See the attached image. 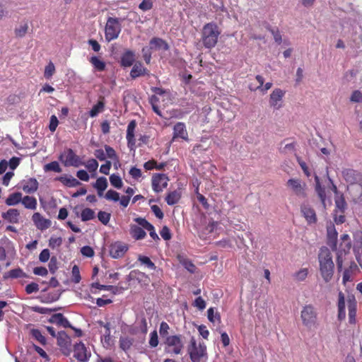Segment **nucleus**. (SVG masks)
<instances>
[{
    "instance_id": "nucleus-1",
    "label": "nucleus",
    "mask_w": 362,
    "mask_h": 362,
    "mask_svg": "<svg viewBox=\"0 0 362 362\" xmlns=\"http://www.w3.org/2000/svg\"><path fill=\"white\" fill-rule=\"evenodd\" d=\"M319 270L325 283L329 282L334 276V264L329 250L326 247L320 248L318 254Z\"/></svg>"
},
{
    "instance_id": "nucleus-2",
    "label": "nucleus",
    "mask_w": 362,
    "mask_h": 362,
    "mask_svg": "<svg viewBox=\"0 0 362 362\" xmlns=\"http://www.w3.org/2000/svg\"><path fill=\"white\" fill-rule=\"evenodd\" d=\"M346 303L349 310V321L351 324L356 322V300L353 295H348L345 298L344 294L339 291L338 294V318L342 320L346 317Z\"/></svg>"
},
{
    "instance_id": "nucleus-3",
    "label": "nucleus",
    "mask_w": 362,
    "mask_h": 362,
    "mask_svg": "<svg viewBox=\"0 0 362 362\" xmlns=\"http://www.w3.org/2000/svg\"><path fill=\"white\" fill-rule=\"evenodd\" d=\"M220 31L215 23L206 24L202 30V42L206 48L214 47L218 42Z\"/></svg>"
},
{
    "instance_id": "nucleus-4",
    "label": "nucleus",
    "mask_w": 362,
    "mask_h": 362,
    "mask_svg": "<svg viewBox=\"0 0 362 362\" xmlns=\"http://www.w3.org/2000/svg\"><path fill=\"white\" fill-rule=\"evenodd\" d=\"M187 351L192 362H204L207 359L206 346L198 344L194 337L190 339Z\"/></svg>"
},
{
    "instance_id": "nucleus-5",
    "label": "nucleus",
    "mask_w": 362,
    "mask_h": 362,
    "mask_svg": "<svg viewBox=\"0 0 362 362\" xmlns=\"http://www.w3.org/2000/svg\"><path fill=\"white\" fill-rule=\"evenodd\" d=\"M303 325L308 329L315 327L317 324V313L314 306L305 305L300 312Z\"/></svg>"
},
{
    "instance_id": "nucleus-6",
    "label": "nucleus",
    "mask_w": 362,
    "mask_h": 362,
    "mask_svg": "<svg viewBox=\"0 0 362 362\" xmlns=\"http://www.w3.org/2000/svg\"><path fill=\"white\" fill-rule=\"evenodd\" d=\"M165 344V351L170 354H181L184 348V343L180 335L168 336Z\"/></svg>"
},
{
    "instance_id": "nucleus-7",
    "label": "nucleus",
    "mask_w": 362,
    "mask_h": 362,
    "mask_svg": "<svg viewBox=\"0 0 362 362\" xmlns=\"http://www.w3.org/2000/svg\"><path fill=\"white\" fill-rule=\"evenodd\" d=\"M121 32L120 21L117 18L110 17L107 18L105 35L107 41L110 42L117 39Z\"/></svg>"
},
{
    "instance_id": "nucleus-8",
    "label": "nucleus",
    "mask_w": 362,
    "mask_h": 362,
    "mask_svg": "<svg viewBox=\"0 0 362 362\" xmlns=\"http://www.w3.org/2000/svg\"><path fill=\"white\" fill-rule=\"evenodd\" d=\"M59 160L66 167L78 168L83 165L82 159L71 148H68L62 153Z\"/></svg>"
},
{
    "instance_id": "nucleus-9",
    "label": "nucleus",
    "mask_w": 362,
    "mask_h": 362,
    "mask_svg": "<svg viewBox=\"0 0 362 362\" xmlns=\"http://www.w3.org/2000/svg\"><path fill=\"white\" fill-rule=\"evenodd\" d=\"M351 247V239L349 235L344 234L343 235H341V243L339 249L337 250V264L339 269H341L342 268L344 261L343 257L349 252Z\"/></svg>"
},
{
    "instance_id": "nucleus-10",
    "label": "nucleus",
    "mask_w": 362,
    "mask_h": 362,
    "mask_svg": "<svg viewBox=\"0 0 362 362\" xmlns=\"http://www.w3.org/2000/svg\"><path fill=\"white\" fill-rule=\"evenodd\" d=\"M287 186L297 197L301 198L306 197V184L300 179H289Z\"/></svg>"
},
{
    "instance_id": "nucleus-11",
    "label": "nucleus",
    "mask_w": 362,
    "mask_h": 362,
    "mask_svg": "<svg viewBox=\"0 0 362 362\" xmlns=\"http://www.w3.org/2000/svg\"><path fill=\"white\" fill-rule=\"evenodd\" d=\"M285 95V91L280 88H275L273 90L269 96V105L274 110H279L283 107V98Z\"/></svg>"
},
{
    "instance_id": "nucleus-12",
    "label": "nucleus",
    "mask_w": 362,
    "mask_h": 362,
    "mask_svg": "<svg viewBox=\"0 0 362 362\" xmlns=\"http://www.w3.org/2000/svg\"><path fill=\"white\" fill-rule=\"evenodd\" d=\"M128 249L127 244L121 241H117L110 245L109 253L112 258L118 259L122 257Z\"/></svg>"
},
{
    "instance_id": "nucleus-13",
    "label": "nucleus",
    "mask_w": 362,
    "mask_h": 362,
    "mask_svg": "<svg viewBox=\"0 0 362 362\" xmlns=\"http://www.w3.org/2000/svg\"><path fill=\"white\" fill-rule=\"evenodd\" d=\"M57 344L64 355L68 356L70 354L71 349V339L66 332H59L58 333Z\"/></svg>"
},
{
    "instance_id": "nucleus-14",
    "label": "nucleus",
    "mask_w": 362,
    "mask_h": 362,
    "mask_svg": "<svg viewBox=\"0 0 362 362\" xmlns=\"http://www.w3.org/2000/svg\"><path fill=\"white\" fill-rule=\"evenodd\" d=\"M168 177L165 174H155L152 177V188L156 192H160L168 186Z\"/></svg>"
},
{
    "instance_id": "nucleus-15",
    "label": "nucleus",
    "mask_w": 362,
    "mask_h": 362,
    "mask_svg": "<svg viewBox=\"0 0 362 362\" xmlns=\"http://www.w3.org/2000/svg\"><path fill=\"white\" fill-rule=\"evenodd\" d=\"M90 356V352L87 350L84 344H76L74 348V357L78 362H87Z\"/></svg>"
},
{
    "instance_id": "nucleus-16",
    "label": "nucleus",
    "mask_w": 362,
    "mask_h": 362,
    "mask_svg": "<svg viewBox=\"0 0 362 362\" xmlns=\"http://www.w3.org/2000/svg\"><path fill=\"white\" fill-rule=\"evenodd\" d=\"M342 177L348 183V185L356 184V182H361L362 175L358 172L353 169H344L341 171Z\"/></svg>"
},
{
    "instance_id": "nucleus-17",
    "label": "nucleus",
    "mask_w": 362,
    "mask_h": 362,
    "mask_svg": "<svg viewBox=\"0 0 362 362\" xmlns=\"http://www.w3.org/2000/svg\"><path fill=\"white\" fill-rule=\"evenodd\" d=\"M182 139L189 141L188 133L185 123L177 122L173 127V140Z\"/></svg>"
},
{
    "instance_id": "nucleus-18",
    "label": "nucleus",
    "mask_w": 362,
    "mask_h": 362,
    "mask_svg": "<svg viewBox=\"0 0 362 362\" xmlns=\"http://www.w3.org/2000/svg\"><path fill=\"white\" fill-rule=\"evenodd\" d=\"M300 211L308 224H314L317 222L315 211L308 204L303 203L300 206Z\"/></svg>"
},
{
    "instance_id": "nucleus-19",
    "label": "nucleus",
    "mask_w": 362,
    "mask_h": 362,
    "mask_svg": "<svg viewBox=\"0 0 362 362\" xmlns=\"http://www.w3.org/2000/svg\"><path fill=\"white\" fill-rule=\"evenodd\" d=\"M32 220L36 228L40 230H45L51 226V221L45 218L38 212L33 214Z\"/></svg>"
},
{
    "instance_id": "nucleus-20",
    "label": "nucleus",
    "mask_w": 362,
    "mask_h": 362,
    "mask_svg": "<svg viewBox=\"0 0 362 362\" xmlns=\"http://www.w3.org/2000/svg\"><path fill=\"white\" fill-rule=\"evenodd\" d=\"M20 187L27 194H32L38 189V182L35 178H28L20 182Z\"/></svg>"
},
{
    "instance_id": "nucleus-21",
    "label": "nucleus",
    "mask_w": 362,
    "mask_h": 362,
    "mask_svg": "<svg viewBox=\"0 0 362 362\" xmlns=\"http://www.w3.org/2000/svg\"><path fill=\"white\" fill-rule=\"evenodd\" d=\"M136 223H139L142 228H145L146 230L149 232V235L152 239L157 241L160 238L156 232L154 226L150 223L147 220L144 218H136L134 220Z\"/></svg>"
},
{
    "instance_id": "nucleus-22",
    "label": "nucleus",
    "mask_w": 362,
    "mask_h": 362,
    "mask_svg": "<svg viewBox=\"0 0 362 362\" xmlns=\"http://www.w3.org/2000/svg\"><path fill=\"white\" fill-rule=\"evenodd\" d=\"M145 228H142L139 223L131 224L129 226V234L132 238L136 240H140L145 238L146 233Z\"/></svg>"
},
{
    "instance_id": "nucleus-23",
    "label": "nucleus",
    "mask_w": 362,
    "mask_h": 362,
    "mask_svg": "<svg viewBox=\"0 0 362 362\" xmlns=\"http://www.w3.org/2000/svg\"><path fill=\"white\" fill-rule=\"evenodd\" d=\"M2 218L11 223L19 222L20 212L16 209H9L6 212L2 213Z\"/></svg>"
},
{
    "instance_id": "nucleus-24",
    "label": "nucleus",
    "mask_w": 362,
    "mask_h": 362,
    "mask_svg": "<svg viewBox=\"0 0 362 362\" xmlns=\"http://www.w3.org/2000/svg\"><path fill=\"white\" fill-rule=\"evenodd\" d=\"M149 47L153 50H168L169 47L165 41L159 38L154 37L149 42Z\"/></svg>"
},
{
    "instance_id": "nucleus-25",
    "label": "nucleus",
    "mask_w": 362,
    "mask_h": 362,
    "mask_svg": "<svg viewBox=\"0 0 362 362\" xmlns=\"http://www.w3.org/2000/svg\"><path fill=\"white\" fill-rule=\"evenodd\" d=\"M337 232L333 225L327 227L328 245L333 250H337Z\"/></svg>"
},
{
    "instance_id": "nucleus-26",
    "label": "nucleus",
    "mask_w": 362,
    "mask_h": 362,
    "mask_svg": "<svg viewBox=\"0 0 362 362\" xmlns=\"http://www.w3.org/2000/svg\"><path fill=\"white\" fill-rule=\"evenodd\" d=\"M315 190L325 209L327 207L326 193L325 189L321 186L320 178L317 175L315 176Z\"/></svg>"
},
{
    "instance_id": "nucleus-27",
    "label": "nucleus",
    "mask_w": 362,
    "mask_h": 362,
    "mask_svg": "<svg viewBox=\"0 0 362 362\" xmlns=\"http://www.w3.org/2000/svg\"><path fill=\"white\" fill-rule=\"evenodd\" d=\"M135 61L134 52L131 50L125 51L121 57V65L124 67L131 66Z\"/></svg>"
},
{
    "instance_id": "nucleus-28",
    "label": "nucleus",
    "mask_w": 362,
    "mask_h": 362,
    "mask_svg": "<svg viewBox=\"0 0 362 362\" xmlns=\"http://www.w3.org/2000/svg\"><path fill=\"white\" fill-rule=\"evenodd\" d=\"M348 192L352 196L355 201L362 195V184L361 182L347 186Z\"/></svg>"
},
{
    "instance_id": "nucleus-29",
    "label": "nucleus",
    "mask_w": 362,
    "mask_h": 362,
    "mask_svg": "<svg viewBox=\"0 0 362 362\" xmlns=\"http://www.w3.org/2000/svg\"><path fill=\"white\" fill-rule=\"evenodd\" d=\"M64 185L69 187H74L81 185V182L71 175H64L57 178Z\"/></svg>"
},
{
    "instance_id": "nucleus-30",
    "label": "nucleus",
    "mask_w": 362,
    "mask_h": 362,
    "mask_svg": "<svg viewBox=\"0 0 362 362\" xmlns=\"http://www.w3.org/2000/svg\"><path fill=\"white\" fill-rule=\"evenodd\" d=\"M52 322L62 326L63 327H71L69 320L61 313L54 315L50 320Z\"/></svg>"
},
{
    "instance_id": "nucleus-31",
    "label": "nucleus",
    "mask_w": 362,
    "mask_h": 362,
    "mask_svg": "<svg viewBox=\"0 0 362 362\" xmlns=\"http://www.w3.org/2000/svg\"><path fill=\"white\" fill-rule=\"evenodd\" d=\"M29 30V25L27 21L21 22L14 29L15 35L17 37H23Z\"/></svg>"
},
{
    "instance_id": "nucleus-32",
    "label": "nucleus",
    "mask_w": 362,
    "mask_h": 362,
    "mask_svg": "<svg viewBox=\"0 0 362 362\" xmlns=\"http://www.w3.org/2000/svg\"><path fill=\"white\" fill-rule=\"evenodd\" d=\"M86 168L90 173V176L92 177H95L96 176V171L98 168V163L94 158H90L88 160L86 163L83 162V165Z\"/></svg>"
},
{
    "instance_id": "nucleus-33",
    "label": "nucleus",
    "mask_w": 362,
    "mask_h": 362,
    "mask_svg": "<svg viewBox=\"0 0 362 362\" xmlns=\"http://www.w3.org/2000/svg\"><path fill=\"white\" fill-rule=\"evenodd\" d=\"M334 202H335V210L339 211V212L344 213L347 204L345 201L344 197L343 194H340L334 197Z\"/></svg>"
},
{
    "instance_id": "nucleus-34",
    "label": "nucleus",
    "mask_w": 362,
    "mask_h": 362,
    "mask_svg": "<svg viewBox=\"0 0 362 362\" xmlns=\"http://www.w3.org/2000/svg\"><path fill=\"white\" fill-rule=\"evenodd\" d=\"M21 203L25 209L31 210L36 209L37 206V199L34 197L30 196L22 197Z\"/></svg>"
},
{
    "instance_id": "nucleus-35",
    "label": "nucleus",
    "mask_w": 362,
    "mask_h": 362,
    "mask_svg": "<svg viewBox=\"0 0 362 362\" xmlns=\"http://www.w3.org/2000/svg\"><path fill=\"white\" fill-rule=\"evenodd\" d=\"M146 69L143 66V65L138 62L134 64L133 66L131 72L130 76L132 78H135L139 76H143L146 74Z\"/></svg>"
},
{
    "instance_id": "nucleus-36",
    "label": "nucleus",
    "mask_w": 362,
    "mask_h": 362,
    "mask_svg": "<svg viewBox=\"0 0 362 362\" xmlns=\"http://www.w3.org/2000/svg\"><path fill=\"white\" fill-rule=\"evenodd\" d=\"M134 343V339L130 337L123 336L119 338V347L125 352L129 351Z\"/></svg>"
},
{
    "instance_id": "nucleus-37",
    "label": "nucleus",
    "mask_w": 362,
    "mask_h": 362,
    "mask_svg": "<svg viewBox=\"0 0 362 362\" xmlns=\"http://www.w3.org/2000/svg\"><path fill=\"white\" fill-rule=\"evenodd\" d=\"M22 194L21 192H15L11 194L6 199V204L7 206H15L21 202Z\"/></svg>"
},
{
    "instance_id": "nucleus-38",
    "label": "nucleus",
    "mask_w": 362,
    "mask_h": 362,
    "mask_svg": "<svg viewBox=\"0 0 362 362\" xmlns=\"http://www.w3.org/2000/svg\"><path fill=\"white\" fill-rule=\"evenodd\" d=\"M309 274L308 268H300L293 274V279L296 281L301 282L306 279Z\"/></svg>"
},
{
    "instance_id": "nucleus-39",
    "label": "nucleus",
    "mask_w": 362,
    "mask_h": 362,
    "mask_svg": "<svg viewBox=\"0 0 362 362\" xmlns=\"http://www.w3.org/2000/svg\"><path fill=\"white\" fill-rule=\"evenodd\" d=\"M180 199V194L177 191H173L168 194L165 201L168 205H174L178 202Z\"/></svg>"
},
{
    "instance_id": "nucleus-40",
    "label": "nucleus",
    "mask_w": 362,
    "mask_h": 362,
    "mask_svg": "<svg viewBox=\"0 0 362 362\" xmlns=\"http://www.w3.org/2000/svg\"><path fill=\"white\" fill-rule=\"evenodd\" d=\"M95 217V211L90 209H83L81 213V218L82 221H88L93 219Z\"/></svg>"
},
{
    "instance_id": "nucleus-41",
    "label": "nucleus",
    "mask_w": 362,
    "mask_h": 362,
    "mask_svg": "<svg viewBox=\"0 0 362 362\" xmlns=\"http://www.w3.org/2000/svg\"><path fill=\"white\" fill-rule=\"evenodd\" d=\"M94 188L100 191H105L107 187V180L105 177H100L93 185Z\"/></svg>"
},
{
    "instance_id": "nucleus-42",
    "label": "nucleus",
    "mask_w": 362,
    "mask_h": 362,
    "mask_svg": "<svg viewBox=\"0 0 362 362\" xmlns=\"http://www.w3.org/2000/svg\"><path fill=\"white\" fill-rule=\"evenodd\" d=\"M110 184L117 189L122 188L123 185L122 180L119 175L112 174L110 177Z\"/></svg>"
},
{
    "instance_id": "nucleus-43",
    "label": "nucleus",
    "mask_w": 362,
    "mask_h": 362,
    "mask_svg": "<svg viewBox=\"0 0 362 362\" xmlns=\"http://www.w3.org/2000/svg\"><path fill=\"white\" fill-rule=\"evenodd\" d=\"M138 260L141 264L146 266L148 268L151 269H156V267L155 264L150 259L149 257L144 255H139L138 257Z\"/></svg>"
},
{
    "instance_id": "nucleus-44",
    "label": "nucleus",
    "mask_w": 362,
    "mask_h": 362,
    "mask_svg": "<svg viewBox=\"0 0 362 362\" xmlns=\"http://www.w3.org/2000/svg\"><path fill=\"white\" fill-rule=\"evenodd\" d=\"M90 63L98 71H103L105 68V64L97 57H92Z\"/></svg>"
},
{
    "instance_id": "nucleus-45",
    "label": "nucleus",
    "mask_w": 362,
    "mask_h": 362,
    "mask_svg": "<svg viewBox=\"0 0 362 362\" xmlns=\"http://www.w3.org/2000/svg\"><path fill=\"white\" fill-rule=\"evenodd\" d=\"M44 169L45 171H53L55 173L62 172V168L58 162L57 161H52L51 163L46 164L44 167Z\"/></svg>"
},
{
    "instance_id": "nucleus-46",
    "label": "nucleus",
    "mask_w": 362,
    "mask_h": 362,
    "mask_svg": "<svg viewBox=\"0 0 362 362\" xmlns=\"http://www.w3.org/2000/svg\"><path fill=\"white\" fill-rule=\"evenodd\" d=\"M99 332L101 336L110 335V323H104L103 322H98Z\"/></svg>"
},
{
    "instance_id": "nucleus-47",
    "label": "nucleus",
    "mask_w": 362,
    "mask_h": 362,
    "mask_svg": "<svg viewBox=\"0 0 362 362\" xmlns=\"http://www.w3.org/2000/svg\"><path fill=\"white\" fill-rule=\"evenodd\" d=\"M104 103L101 101L98 102L96 105H95L92 109L90 110L89 115L91 117H96L100 112L103 110Z\"/></svg>"
},
{
    "instance_id": "nucleus-48",
    "label": "nucleus",
    "mask_w": 362,
    "mask_h": 362,
    "mask_svg": "<svg viewBox=\"0 0 362 362\" xmlns=\"http://www.w3.org/2000/svg\"><path fill=\"white\" fill-rule=\"evenodd\" d=\"M62 244V238L60 237L52 236L49 240V246L52 249L59 248Z\"/></svg>"
},
{
    "instance_id": "nucleus-49",
    "label": "nucleus",
    "mask_w": 362,
    "mask_h": 362,
    "mask_svg": "<svg viewBox=\"0 0 362 362\" xmlns=\"http://www.w3.org/2000/svg\"><path fill=\"white\" fill-rule=\"evenodd\" d=\"M105 198L109 201L118 202L119 200V194L116 191L110 189L105 194Z\"/></svg>"
},
{
    "instance_id": "nucleus-50",
    "label": "nucleus",
    "mask_w": 362,
    "mask_h": 362,
    "mask_svg": "<svg viewBox=\"0 0 362 362\" xmlns=\"http://www.w3.org/2000/svg\"><path fill=\"white\" fill-rule=\"evenodd\" d=\"M25 276V273L20 268L11 269L7 274V276L12 278V279L24 277Z\"/></svg>"
},
{
    "instance_id": "nucleus-51",
    "label": "nucleus",
    "mask_w": 362,
    "mask_h": 362,
    "mask_svg": "<svg viewBox=\"0 0 362 362\" xmlns=\"http://www.w3.org/2000/svg\"><path fill=\"white\" fill-rule=\"evenodd\" d=\"M207 315L208 319L210 322L215 323L216 321L220 322V315L214 312V310L213 308H210L207 310Z\"/></svg>"
},
{
    "instance_id": "nucleus-52",
    "label": "nucleus",
    "mask_w": 362,
    "mask_h": 362,
    "mask_svg": "<svg viewBox=\"0 0 362 362\" xmlns=\"http://www.w3.org/2000/svg\"><path fill=\"white\" fill-rule=\"evenodd\" d=\"M105 155L109 158L112 159L114 161H116L117 163L119 162V158L116 154L115 151L110 146H105Z\"/></svg>"
},
{
    "instance_id": "nucleus-53",
    "label": "nucleus",
    "mask_w": 362,
    "mask_h": 362,
    "mask_svg": "<svg viewBox=\"0 0 362 362\" xmlns=\"http://www.w3.org/2000/svg\"><path fill=\"white\" fill-rule=\"evenodd\" d=\"M55 71V67L52 62H49L45 69L44 76L47 79H49Z\"/></svg>"
},
{
    "instance_id": "nucleus-54",
    "label": "nucleus",
    "mask_w": 362,
    "mask_h": 362,
    "mask_svg": "<svg viewBox=\"0 0 362 362\" xmlns=\"http://www.w3.org/2000/svg\"><path fill=\"white\" fill-rule=\"evenodd\" d=\"M71 275H72V278H71L72 281L75 284L79 283V281H81V275H80L79 268L77 265H74L72 267Z\"/></svg>"
},
{
    "instance_id": "nucleus-55",
    "label": "nucleus",
    "mask_w": 362,
    "mask_h": 362,
    "mask_svg": "<svg viewBox=\"0 0 362 362\" xmlns=\"http://www.w3.org/2000/svg\"><path fill=\"white\" fill-rule=\"evenodd\" d=\"M158 344V333L156 330L150 333L149 345L152 348H155Z\"/></svg>"
},
{
    "instance_id": "nucleus-56",
    "label": "nucleus",
    "mask_w": 362,
    "mask_h": 362,
    "mask_svg": "<svg viewBox=\"0 0 362 362\" xmlns=\"http://www.w3.org/2000/svg\"><path fill=\"white\" fill-rule=\"evenodd\" d=\"M33 337L37 340L40 343L42 344H45L46 343V339L45 337L42 334L40 330L38 329H33L32 332Z\"/></svg>"
},
{
    "instance_id": "nucleus-57",
    "label": "nucleus",
    "mask_w": 362,
    "mask_h": 362,
    "mask_svg": "<svg viewBox=\"0 0 362 362\" xmlns=\"http://www.w3.org/2000/svg\"><path fill=\"white\" fill-rule=\"evenodd\" d=\"M98 218L102 223L106 225L110 221V214L105 211H99L98 214Z\"/></svg>"
},
{
    "instance_id": "nucleus-58",
    "label": "nucleus",
    "mask_w": 362,
    "mask_h": 362,
    "mask_svg": "<svg viewBox=\"0 0 362 362\" xmlns=\"http://www.w3.org/2000/svg\"><path fill=\"white\" fill-rule=\"evenodd\" d=\"M169 325L165 322H162L160 325L159 332L162 337H167L168 335Z\"/></svg>"
},
{
    "instance_id": "nucleus-59",
    "label": "nucleus",
    "mask_w": 362,
    "mask_h": 362,
    "mask_svg": "<svg viewBox=\"0 0 362 362\" xmlns=\"http://www.w3.org/2000/svg\"><path fill=\"white\" fill-rule=\"evenodd\" d=\"M153 7V2L151 0H143L139 5V8L143 11H149Z\"/></svg>"
},
{
    "instance_id": "nucleus-60",
    "label": "nucleus",
    "mask_w": 362,
    "mask_h": 362,
    "mask_svg": "<svg viewBox=\"0 0 362 362\" xmlns=\"http://www.w3.org/2000/svg\"><path fill=\"white\" fill-rule=\"evenodd\" d=\"M77 177L84 182H88L90 180V175L85 170H79L76 173Z\"/></svg>"
},
{
    "instance_id": "nucleus-61",
    "label": "nucleus",
    "mask_w": 362,
    "mask_h": 362,
    "mask_svg": "<svg viewBox=\"0 0 362 362\" xmlns=\"http://www.w3.org/2000/svg\"><path fill=\"white\" fill-rule=\"evenodd\" d=\"M81 252L84 257H92L94 255V251L90 246H83L81 249Z\"/></svg>"
},
{
    "instance_id": "nucleus-62",
    "label": "nucleus",
    "mask_w": 362,
    "mask_h": 362,
    "mask_svg": "<svg viewBox=\"0 0 362 362\" xmlns=\"http://www.w3.org/2000/svg\"><path fill=\"white\" fill-rule=\"evenodd\" d=\"M59 124L57 117L55 115H52L49 120V129L52 132H55Z\"/></svg>"
},
{
    "instance_id": "nucleus-63",
    "label": "nucleus",
    "mask_w": 362,
    "mask_h": 362,
    "mask_svg": "<svg viewBox=\"0 0 362 362\" xmlns=\"http://www.w3.org/2000/svg\"><path fill=\"white\" fill-rule=\"evenodd\" d=\"M129 173L135 180L139 179L142 175L141 170L136 167H132Z\"/></svg>"
},
{
    "instance_id": "nucleus-64",
    "label": "nucleus",
    "mask_w": 362,
    "mask_h": 362,
    "mask_svg": "<svg viewBox=\"0 0 362 362\" xmlns=\"http://www.w3.org/2000/svg\"><path fill=\"white\" fill-rule=\"evenodd\" d=\"M39 291V286L36 283H30L25 286V291L28 294H31Z\"/></svg>"
}]
</instances>
